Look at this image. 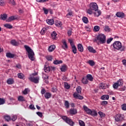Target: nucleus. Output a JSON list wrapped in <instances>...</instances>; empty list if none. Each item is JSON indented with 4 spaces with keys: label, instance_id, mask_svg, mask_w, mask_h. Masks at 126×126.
Segmentation results:
<instances>
[{
    "label": "nucleus",
    "instance_id": "33",
    "mask_svg": "<svg viewBox=\"0 0 126 126\" xmlns=\"http://www.w3.org/2000/svg\"><path fill=\"white\" fill-rule=\"evenodd\" d=\"M88 63L89 65H91V66H93L95 65V62H94L93 60H90L88 62Z\"/></svg>",
    "mask_w": 126,
    "mask_h": 126
},
{
    "label": "nucleus",
    "instance_id": "7",
    "mask_svg": "<svg viewBox=\"0 0 126 126\" xmlns=\"http://www.w3.org/2000/svg\"><path fill=\"white\" fill-rule=\"evenodd\" d=\"M29 79L32 82H34V83H39V78L38 77H36V78L30 77L29 78Z\"/></svg>",
    "mask_w": 126,
    "mask_h": 126
},
{
    "label": "nucleus",
    "instance_id": "39",
    "mask_svg": "<svg viewBox=\"0 0 126 126\" xmlns=\"http://www.w3.org/2000/svg\"><path fill=\"white\" fill-rule=\"evenodd\" d=\"M98 114L99 115L100 118H105V117L106 116L105 113L101 111L98 112Z\"/></svg>",
    "mask_w": 126,
    "mask_h": 126
},
{
    "label": "nucleus",
    "instance_id": "61",
    "mask_svg": "<svg viewBox=\"0 0 126 126\" xmlns=\"http://www.w3.org/2000/svg\"><path fill=\"white\" fill-rule=\"evenodd\" d=\"M107 104H108V101H103L101 102V105L102 106H105Z\"/></svg>",
    "mask_w": 126,
    "mask_h": 126
},
{
    "label": "nucleus",
    "instance_id": "1",
    "mask_svg": "<svg viewBox=\"0 0 126 126\" xmlns=\"http://www.w3.org/2000/svg\"><path fill=\"white\" fill-rule=\"evenodd\" d=\"M94 43H97L98 45L99 44H105L106 43V36L104 34H99L96 38L94 40Z\"/></svg>",
    "mask_w": 126,
    "mask_h": 126
},
{
    "label": "nucleus",
    "instance_id": "44",
    "mask_svg": "<svg viewBox=\"0 0 126 126\" xmlns=\"http://www.w3.org/2000/svg\"><path fill=\"white\" fill-rule=\"evenodd\" d=\"M82 20L84 23L87 24L88 23V19L86 17H83Z\"/></svg>",
    "mask_w": 126,
    "mask_h": 126
},
{
    "label": "nucleus",
    "instance_id": "22",
    "mask_svg": "<svg viewBox=\"0 0 126 126\" xmlns=\"http://www.w3.org/2000/svg\"><path fill=\"white\" fill-rule=\"evenodd\" d=\"M47 30H48V28L47 27L43 28L40 32V34H41V35H44L45 33L47 32Z\"/></svg>",
    "mask_w": 126,
    "mask_h": 126
},
{
    "label": "nucleus",
    "instance_id": "12",
    "mask_svg": "<svg viewBox=\"0 0 126 126\" xmlns=\"http://www.w3.org/2000/svg\"><path fill=\"white\" fill-rule=\"evenodd\" d=\"M6 57L9 58V59H13L15 57V54H11L10 53H7L6 54Z\"/></svg>",
    "mask_w": 126,
    "mask_h": 126
},
{
    "label": "nucleus",
    "instance_id": "63",
    "mask_svg": "<svg viewBox=\"0 0 126 126\" xmlns=\"http://www.w3.org/2000/svg\"><path fill=\"white\" fill-rule=\"evenodd\" d=\"M68 41L71 45V46H74V44H73V41H72V40L71 39H69Z\"/></svg>",
    "mask_w": 126,
    "mask_h": 126
},
{
    "label": "nucleus",
    "instance_id": "14",
    "mask_svg": "<svg viewBox=\"0 0 126 126\" xmlns=\"http://www.w3.org/2000/svg\"><path fill=\"white\" fill-rule=\"evenodd\" d=\"M51 37L53 40H57V39H58L57 32H53L51 33Z\"/></svg>",
    "mask_w": 126,
    "mask_h": 126
},
{
    "label": "nucleus",
    "instance_id": "8",
    "mask_svg": "<svg viewBox=\"0 0 126 126\" xmlns=\"http://www.w3.org/2000/svg\"><path fill=\"white\" fill-rule=\"evenodd\" d=\"M124 117L121 114H117L115 117V120L116 122H121L123 121Z\"/></svg>",
    "mask_w": 126,
    "mask_h": 126
},
{
    "label": "nucleus",
    "instance_id": "57",
    "mask_svg": "<svg viewBox=\"0 0 126 126\" xmlns=\"http://www.w3.org/2000/svg\"><path fill=\"white\" fill-rule=\"evenodd\" d=\"M42 78L44 79V80H45V79H47V78H49V76H48L47 75L45 74H43Z\"/></svg>",
    "mask_w": 126,
    "mask_h": 126
},
{
    "label": "nucleus",
    "instance_id": "35",
    "mask_svg": "<svg viewBox=\"0 0 126 126\" xmlns=\"http://www.w3.org/2000/svg\"><path fill=\"white\" fill-rule=\"evenodd\" d=\"M18 77L20 79H23L24 78V74H22V73H19L18 74Z\"/></svg>",
    "mask_w": 126,
    "mask_h": 126
},
{
    "label": "nucleus",
    "instance_id": "2",
    "mask_svg": "<svg viewBox=\"0 0 126 126\" xmlns=\"http://www.w3.org/2000/svg\"><path fill=\"white\" fill-rule=\"evenodd\" d=\"M98 5L96 3H91L90 4V8L87 10V13L89 14H93V10L97 11L98 10Z\"/></svg>",
    "mask_w": 126,
    "mask_h": 126
},
{
    "label": "nucleus",
    "instance_id": "34",
    "mask_svg": "<svg viewBox=\"0 0 126 126\" xmlns=\"http://www.w3.org/2000/svg\"><path fill=\"white\" fill-rule=\"evenodd\" d=\"M5 104V99L4 98H0V105Z\"/></svg>",
    "mask_w": 126,
    "mask_h": 126
},
{
    "label": "nucleus",
    "instance_id": "26",
    "mask_svg": "<svg viewBox=\"0 0 126 126\" xmlns=\"http://www.w3.org/2000/svg\"><path fill=\"white\" fill-rule=\"evenodd\" d=\"M52 96V94L50 93H46L44 97L46 99H49V98Z\"/></svg>",
    "mask_w": 126,
    "mask_h": 126
},
{
    "label": "nucleus",
    "instance_id": "6",
    "mask_svg": "<svg viewBox=\"0 0 126 126\" xmlns=\"http://www.w3.org/2000/svg\"><path fill=\"white\" fill-rule=\"evenodd\" d=\"M113 47L116 50H120L122 48V43L120 41H116L113 43Z\"/></svg>",
    "mask_w": 126,
    "mask_h": 126
},
{
    "label": "nucleus",
    "instance_id": "55",
    "mask_svg": "<svg viewBox=\"0 0 126 126\" xmlns=\"http://www.w3.org/2000/svg\"><path fill=\"white\" fill-rule=\"evenodd\" d=\"M37 2H47V1H49V0H36Z\"/></svg>",
    "mask_w": 126,
    "mask_h": 126
},
{
    "label": "nucleus",
    "instance_id": "16",
    "mask_svg": "<svg viewBox=\"0 0 126 126\" xmlns=\"http://www.w3.org/2000/svg\"><path fill=\"white\" fill-rule=\"evenodd\" d=\"M16 19L15 17L14 16H11L9 17L6 20V22H11V21L15 20Z\"/></svg>",
    "mask_w": 126,
    "mask_h": 126
},
{
    "label": "nucleus",
    "instance_id": "32",
    "mask_svg": "<svg viewBox=\"0 0 126 126\" xmlns=\"http://www.w3.org/2000/svg\"><path fill=\"white\" fill-rule=\"evenodd\" d=\"M53 63H54V64H60L61 63H63V61L56 60L54 61Z\"/></svg>",
    "mask_w": 126,
    "mask_h": 126
},
{
    "label": "nucleus",
    "instance_id": "18",
    "mask_svg": "<svg viewBox=\"0 0 126 126\" xmlns=\"http://www.w3.org/2000/svg\"><path fill=\"white\" fill-rule=\"evenodd\" d=\"M6 18H7V15L6 14H3L2 15H1L0 17V19H1V20H6Z\"/></svg>",
    "mask_w": 126,
    "mask_h": 126
},
{
    "label": "nucleus",
    "instance_id": "25",
    "mask_svg": "<svg viewBox=\"0 0 126 126\" xmlns=\"http://www.w3.org/2000/svg\"><path fill=\"white\" fill-rule=\"evenodd\" d=\"M87 79H88V80H89L90 81H93V77L91 74H88L87 75Z\"/></svg>",
    "mask_w": 126,
    "mask_h": 126
},
{
    "label": "nucleus",
    "instance_id": "58",
    "mask_svg": "<svg viewBox=\"0 0 126 126\" xmlns=\"http://www.w3.org/2000/svg\"><path fill=\"white\" fill-rule=\"evenodd\" d=\"M72 15V12H69L68 14H66V17L67 18H70V16Z\"/></svg>",
    "mask_w": 126,
    "mask_h": 126
},
{
    "label": "nucleus",
    "instance_id": "17",
    "mask_svg": "<svg viewBox=\"0 0 126 126\" xmlns=\"http://www.w3.org/2000/svg\"><path fill=\"white\" fill-rule=\"evenodd\" d=\"M55 49H56V45H52L49 46L48 48V51L49 52H53V51H55Z\"/></svg>",
    "mask_w": 126,
    "mask_h": 126
},
{
    "label": "nucleus",
    "instance_id": "38",
    "mask_svg": "<svg viewBox=\"0 0 126 126\" xmlns=\"http://www.w3.org/2000/svg\"><path fill=\"white\" fill-rule=\"evenodd\" d=\"M82 82L83 84H87L88 83V80L87 78H83L82 80Z\"/></svg>",
    "mask_w": 126,
    "mask_h": 126
},
{
    "label": "nucleus",
    "instance_id": "46",
    "mask_svg": "<svg viewBox=\"0 0 126 126\" xmlns=\"http://www.w3.org/2000/svg\"><path fill=\"white\" fill-rule=\"evenodd\" d=\"M11 121H12V122H15V121H16V116L12 115Z\"/></svg>",
    "mask_w": 126,
    "mask_h": 126
},
{
    "label": "nucleus",
    "instance_id": "45",
    "mask_svg": "<svg viewBox=\"0 0 126 126\" xmlns=\"http://www.w3.org/2000/svg\"><path fill=\"white\" fill-rule=\"evenodd\" d=\"M119 85L118 83L116 82L115 83H114L113 85V87L114 89H118V88L119 87Z\"/></svg>",
    "mask_w": 126,
    "mask_h": 126
},
{
    "label": "nucleus",
    "instance_id": "11",
    "mask_svg": "<svg viewBox=\"0 0 126 126\" xmlns=\"http://www.w3.org/2000/svg\"><path fill=\"white\" fill-rule=\"evenodd\" d=\"M88 50L90 53H93V54H95V53H97L96 50L94 49L92 46H89L88 47Z\"/></svg>",
    "mask_w": 126,
    "mask_h": 126
},
{
    "label": "nucleus",
    "instance_id": "41",
    "mask_svg": "<svg viewBox=\"0 0 126 126\" xmlns=\"http://www.w3.org/2000/svg\"><path fill=\"white\" fill-rule=\"evenodd\" d=\"M55 25L58 27H61V26H62V23L59 21H56L55 22Z\"/></svg>",
    "mask_w": 126,
    "mask_h": 126
},
{
    "label": "nucleus",
    "instance_id": "59",
    "mask_svg": "<svg viewBox=\"0 0 126 126\" xmlns=\"http://www.w3.org/2000/svg\"><path fill=\"white\" fill-rule=\"evenodd\" d=\"M41 93L42 95H44V94H45V93H46V90L44 88H42L41 91Z\"/></svg>",
    "mask_w": 126,
    "mask_h": 126
},
{
    "label": "nucleus",
    "instance_id": "49",
    "mask_svg": "<svg viewBox=\"0 0 126 126\" xmlns=\"http://www.w3.org/2000/svg\"><path fill=\"white\" fill-rule=\"evenodd\" d=\"M64 87H65V88H66V89H69V88H70V86H69L67 83L65 82L64 83Z\"/></svg>",
    "mask_w": 126,
    "mask_h": 126
},
{
    "label": "nucleus",
    "instance_id": "48",
    "mask_svg": "<svg viewBox=\"0 0 126 126\" xmlns=\"http://www.w3.org/2000/svg\"><path fill=\"white\" fill-rule=\"evenodd\" d=\"M79 124L80 126H85V123L82 120H79Z\"/></svg>",
    "mask_w": 126,
    "mask_h": 126
},
{
    "label": "nucleus",
    "instance_id": "54",
    "mask_svg": "<svg viewBox=\"0 0 126 126\" xmlns=\"http://www.w3.org/2000/svg\"><path fill=\"white\" fill-rule=\"evenodd\" d=\"M104 30L105 31H106V32H110V29L109 27V26H106L105 28H104Z\"/></svg>",
    "mask_w": 126,
    "mask_h": 126
},
{
    "label": "nucleus",
    "instance_id": "9",
    "mask_svg": "<svg viewBox=\"0 0 126 126\" xmlns=\"http://www.w3.org/2000/svg\"><path fill=\"white\" fill-rule=\"evenodd\" d=\"M116 15L117 16V17H119L120 18H125V17H126V15H125V13L121 12H117Z\"/></svg>",
    "mask_w": 126,
    "mask_h": 126
},
{
    "label": "nucleus",
    "instance_id": "50",
    "mask_svg": "<svg viewBox=\"0 0 126 126\" xmlns=\"http://www.w3.org/2000/svg\"><path fill=\"white\" fill-rule=\"evenodd\" d=\"M46 59L47 61H52L53 60V56L50 55L46 57Z\"/></svg>",
    "mask_w": 126,
    "mask_h": 126
},
{
    "label": "nucleus",
    "instance_id": "53",
    "mask_svg": "<svg viewBox=\"0 0 126 126\" xmlns=\"http://www.w3.org/2000/svg\"><path fill=\"white\" fill-rule=\"evenodd\" d=\"M0 6H4V5H5V3L3 0H0Z\"/></svg>",
    "mask_w": 126,
    "mask_h": 126
},
{
    "label": "nucleus",
    "instance_id": "37",
    "mask_svg": "<svg viewBox=\"0 0 126 126\" xmlns=\"http://www.w3.org/2000/svg\"><path fill=\"white\" fill-rule=\"evenodd\" d=\"M102 100H108L109 99V95H103L101 96Z\"/></svg>",
    "mask_w": 126,
    "mask_h": 126
},
{
    "label": "nucleus",
    "instance_id": "56",
    "mask_svg": "<svg viewBox=\"0 0 126 126\" xmlns=\"http://www.w3.org/2000/svg\"><path fill=\"white\" fill-rule=\"evenodd\" d=\"M122 109L123 111H126V104H124L122 105Z\"/></svg>",
    "mask_w": 126,
    "mask_h": 126
},
{
    "label": "nucleus",
    "instance_id": "20",
    "mask_svg": "<svg viewBox=\"0 0 126 126\" xmlns=\"http://www.w3.org/2000/svg\"><path fill=\"white\" fill-rule=\"evenodd\" d=\"M4 119L6 122L11 121V117H10L9 115H5L4 116Z\"/></svg>",
    "mask_w": 126,
    "mask_h": 126
},
{
    "label": "nucleus",
    "instance_id": "60",
    "mask_svg": "<svg viewBox=\"0 0 126 126\" xmlns=\"http://www.w3.org/2000/svg\"><path fill=\"white\" fill-rule=\"evenodd\" d=\"M30 109H31V110H35L36 108H35V107L34 106V105L33 104H31L30 105Z\"/></svg>",
    "mask_w": 126,
    "mask_h": 126
},
{
    "label": "nucleus",
    "instance_id": "23",
    "mask_svg": "<svg viewBox=\"0 0 126 126\" xmlns=\"http://www.w3.org/2000/svg\"><path fill=\"white\" fill-rule=\"evenodd\" d=\"M70 113L71 115H75L77 113V110L75 109H72L70 110Z\"/></svg>",
    "mask_w": 126,
    "mask_h": 126
},
{
    "label": "nucleus",
    "instance_id": "36",
    "mask_svg": "<svg viewBox=\"0 0 126 126\" xmlns=\"http://www.w3.org/2000/svg\"><path fill=\"white\" fill-rule=\"evenodd\" d=\"M82 90V89H81V87L78 86L76 88V91L78 94H80L81 93V91Z\"/></svg>",
    "mask_w": 126,
    "mask_h": 126
},
{
    "label": "nucleus",
    "instance_id": "43",
    "mask_svg": "<svg viewBox=\"0 0 126 126\" xmlns=\"http://www.w3.org/2000/svg\"><path fill=\"white\" fill-rule=\"evenodd\" d=\"M44 69L46 72H49L50 70H51V68L50 66L44 67Z\"/></svg>",
    "mask_w": 126,
    "mask_h": 126
},
{
    "label": "nucleus",
    "instance_id": "21",
    "mask_svg": "<svg viewBox=\"0 0 126 126\" xmlns=\"http://www.w3.org/2000/svg\"><path fill=\"white\" fill-rule=\"evenodd\" d=\"M4 27L7 28V29H12V26L10 24H5L4 25Z\"/></svg>",
    "mask_w": 126,
    "mask_h": 126
},
{
    "label": "nucleus",
    "instance_id": "40",
    "mask_svg": "<svg viewBox=\"0 0 126 126\" xmlns=\"http://www.w3.org/2000/svg\"><path fill=\"white\" fill-rule=\"evenodd\" d=\"M99 30H100V27H99L98 26H94V32H98V31H99Z\"/></svg>",
    "mask_w": 126,
    "mask_h": 126
},
{
    "label": "nucleus",
    "instance_id": "31",
    "mask_svg": "<svg viewBox=\"0 0 126 126\" xmlns=\"http://www.w3.org/2000/svg\"><path fill=\"white\" fill-rule=\"evenodd\" d=\"M63 49H64V50H65V49H67V44L66 43V42L63 41V45H62Z\"/></svg>",
    "mask_w": 126,
    "mask_h": 126
},
{
    "label": "nucleus",
    "instance_id": "28",
    "mask_svg": "<svg viewBox=\"0 0 126 126\" xmlns=\"http://www.w3.org/2000/svg\"><path fill=\"white\" fill-rule=\"evenodd\" d=\"M18 100L20 102H24L25 101V98H24V97H23L22 96H19L18 97Z\"/></svg>",
    "mask_w": 126,
    "mask_h": 126
},
{
    "label": "nucleus",
    "instance_id": "5",
    "mask_svg": "<svg viewBox=\"0 0 126 126\" xmlns=\"http://www.w3.org/2000/svg\"><path fill=\"white\" fill-rule=\"evenodd\" d=\"M62 119H63V121H64L65 123L68 124V125H69V126H73V125H74V123L72 122V120L70 119V118L64 116L62 117Z\"/></svg>",
    "mask_w": 126,
    "mask_h": 126
},
{
    "label": "nucleus",
    "instance_id": "30",
    "mask_svg": "<svg viewBox=\"0 0 126 126\" xmlns=\"http://www.w3.org/2000/svg\"><path fill=\"white\" fill-rule=\"evenodd\" d=\"M100 89H106V87L105 86V84L101 83L99 85Z\"/></svg>",
    "mask_w": 126,
    "mask_h": 126
},
{
    "label": "nucleus",
    "instance_id": "64",
    "mask_svg": "<svg viewBox=\"0 0 126 126\" xmlns=\"http://www.w3.org/2000/svg\"><path fill=\"white\" fill-rule=\"evenodd\" d=\"M36 114L40 118H42V117H43V114L42 113V112H38L36 113Z\"/></svg>",
    "mask_w": 126,
    "mask_h": 126
},
{
    "label": "nucleus",
    "instance_id": "10",
    "mask_svg": "<svg viewBox=\"0 0 126 126\" xmlns=\"http://www.w3.org/2000/svg\"><path fill=\"white\" fill-rule=\"evenodd\" d=\"M73 96L74 98H77V99H79V100H83V96L82 95H79L77 93H75L73 94Z\"/></svg>",
    "mask_w": 126,
    "mask_h": 126
},
{
    "label": "nucleus",
    "instance_id": "51",
    "mask_svg": "<svg viewBox=\"0 0 126 126\" xmlns=\"http://www.w3.org/2000/svg\"><path fill=\"white\" fill-rule=\"evenodd\" d=\"M11 44L13 45V46H16V40H15V39H12L11 41Z\"/></svg>",
    "mask_w": 126,
    "mask_h": 126
},
{
    "label": "nucleus",
    "instance_id": "19",
    "mask_svg": "<svg viewBox=\"0 0 126 126\" xmlns=\"http://www.w3.org/2000/svg\"><path fill=\"white\" fill-rule=\"evenodd\" d=\"M46 23L49 24V25H53L55 22L53 19H47L46 20Z\"/></svg>",
    "mask_w": 126,
    "mask_h": 126
},
{
    "label": "nucleus",
    "instance_id": "27",
    "mask_svg": "<svg viewBox=\"0 0 126 126\" xmlns=\"http://www.w3.org/2000/svg\"><path fill=\"white\" fill-rule=\"evenodd\" d=\"M72 51L73 53V54H76L77 53V49H76V47H75V45H72Z\"/></svg>",
    "mask_w": 126,
    "mask_h": 126
},
{
    "label": "nucleus",
    "instance_id": "42",
    "mask_svg": "<svg viewBox=\"0 0 126 126\" xmlns=\"http://www.w3.org/2000/svg\"><path fill=\"white\" fill-rule=\"evenodd\" d=\"M96 12L94 13V15H95V16H100V15H101V11L100 10H97L95 11Z\"/></svg>",
    "mask_w": 126,
    "mask_h": 126
},
{
    "label": "nucleus",
    "instance_id": "52",
    "mask_svg": "<svg viewBox=\"0 0 126 126\" xmlns=\"http://www.w3.org/2000/svg\"><path fill=\"white\" fill-rule=\"evenodd\" d=\"M43 10L45 14H48V13H49V9H47L46 8L43 7Z\"/></svg>",
    "mask_w": 126,
    "mask_h": 126
},
{
    "label": "nucleus",
    "instance_id": "3",
    "mask_svg": "<svg viewBox=\"0 0 126 126\" xmlns=\"http://www.w3.org/2000/svg\"><path fill=\"white\" fill-rule=\"evenodd\" d=\"M25 48L28 52V57L31 61H34L35 60V58H34V56H35V54H34V52H33V50L31 49L29 46L27 45H25Z\"/></svg>",
    "mask_w": 126,
    "mask_h": 126
},
{
    "label": "nucleus",
    "instance_id": "62",
    "mask_svg": "<svg viewBox=\"0 0 126 126\" xmlns=\"http://www.w3.org/2000/svg\"><path fill=\"white\" fill-rule=\"evenodd\" d=\"M112 41H113V38H109L107 40V44H110L111 43V42H112Z\"/></svg>",
    "mask_w": 126,
    "mask_h": 126
},
{
    "label": "nucleus",
    "instance_id": "47",
    "mask_svg": "<svg viewBox=\"0 0 126 126\" xmlns=\"http://www.w3.org/2000/svg\"><path fill=\"white\" fill-rule=\"evenodd\" d=\"M64 105L65 106L66 109H68L69 108V103L68 102V101H65Z\"/></svg>",
    "mask_w": 126,
    "mask_h": 126
},
{
    "label": "nucleus",
    "instance_id": "24",
    "mask_svg": "<svg viewBox=\"0 0 126 126\" xmlns=\"http://www.w3.org/2000/svg\"><path fill=\"white\" fill-rule=\"evenodd\" d=\"M117 83L119 86H123V85L124 84V81L123 79H120L117 82Z\"/></svg>",
    "mask_w": 126,
    "mask_h": 126
},
{
    "label": "nucleus",
    "instance_id": "29",
    "mask_svg": "<svg viewBox=\"0 0 126 126\" xmlns=\"http://www.w3.org/2000/svg\"><path fill=\"white\" fill-rule=\"evenodd\" d=\"M14 83V81H13V80L11 78H9L7 80V83L8 84H13V83Z\"/></svg>",
    "mask_w": 126,
    "mask_h": 126
},
{
    "label": "nucleus",
    "instance_id": "4",
    "mask_svg": "<svg viewBox=\"0 0 126 126\" xmlns=\"http://www.w3.org/2000/svg\"><path fill=\"white\" fill-rule=\"evenodd\" d=\"M84 110L86 112V113L88 115H91V116H97V112L95 111L94 110H91L90 109L88 108L86 105H84L83 106Z\"/></svg>",
    "mask_w": 126,
    "mask_h": 126
},
{
    "label": "nucleus",
    "instance_id": "13",
    "mask_svg": "<svg viewBox=\"0 0 126 126\" xmlns=\"http://www.w3.org/2000/svg\"><path fill=\"white\" fill-rule=\"evenodd\" d=\"M77 48L79 52H81V53H82V52H83L84 48H83V46H82V44H78Z\"/></svg>",
    "mask_w": 126,
    "mask_h": 126
},
{
    "label": "nucleus",
    "instance_id": "15",
    "mask_svg": "<svg viewBox=\"0 0 126 126\" xmlns=\"http://www.w3.org/2000/svg\"><path fill=\"white\" fill-rule=\"evenodd\" d=\"M60 69L61 71L64 72L65 71H66V70L67 69V66H66V65L64 64L62 66Z\"/></svg>",
    "mask_w": 126,
    "mask_h": 126
}]
</instances>
